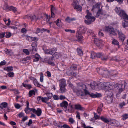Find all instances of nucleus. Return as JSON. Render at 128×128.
Returning a JSON list of instances; mask_svg holds the SVG:
<instances>
[{"label": "nucleus", "instance_id": "0eeeda50", "mask_svg": "<svg viewBox=\"0 0 128 128\" xmlns=\"http://www.w3.org/2000/svg\"><path fill=\"white\" fill-rule=\"evenodd\" d=\"M56 48H53L52 49L50 48L45 50L44 52L45 54H50L52 55L56 52Z\"/></svg>", "mask_w": 128, "mask_h": 128}, {"label": "nucleus", "instance_id": "ea45409f", "mask_svg": "<svg viewBox=\"0 0 128 128\" xmlns=\"http://www.w3.org/2000/svg\"><path fill=\"white\" fill-rule=\"evenodd\" d=\"M5 34H6L5 36L7 38H10L12 35L11 33L8 32H6L5 33Z\"/></svg>", "mask_w": 128, "mask_h": 128}, {"label": "nucleus", "instance_id": "58836bf2", "mask_svg": "<svg viewBox=\"0 0 128 128\" xmlns=\"http://www.w3.org/2000/svg\"><path fill=\"white\" fill-rule=\"evenodd\" d=\"M108 58V57L106 55L104 54H103L101 59L103 60H106Z\"/></svg>", "mask_w": 128, "mask_h": 128}, {"label": "nucleus", "instance_id": "de8ad7c7", "mask_svg": "<svg viewBox=\"0 0 128 128\" xmlns=\"http://www.w3.org/2000/svg\"><path fill=\"white\" fill-rule=\"evenodd\" d=\"M4 109V111L5 113H7V112H10V109L8 107H7L6 108Z\"/></svg>", "mask_w": 128, "mask_h": 128}, {"label": "nucleus", "instance_id": "f03ea898", "mask_svg": "<svg viewBox=\"0 0 128 128\" xmlns=\"http://www.w3.org/2000/svg\"><path fill=\"white\" fill-rule=\"evenodd\" d=\"M118 84L112 82H104L101 84V88L108 90H112L117 87Z\"/></svg>", "mask_w": 128, "mask_h": 128}, {"label": "nucleus", "instance_id": "6e6552de", "mask_svg": "<svg viewBox=\"0 0 128 128\" xmlns=\"http://www.w3.org/2000/svg\"><path fill=\"white\" fill-rule=\"evenodd\" d=\"M109 123V124L112 126H118L120 125L119 122L115 120H110Z\"/></svg>", "mask_w": 128, "mask_h": 128}, {"label": "nucleus", "instance_id": "864d4df0", "mask_svg": "<svg viewBox=\"0 0 128 128\" xmlns=\"http://www.w3.org/2000/svg\"><path fill=\"white\" fill-rule=\"evenodd\" d=\"M123 27L124 28L128 26V22H127L125 21L122 24Z\"/></svg>", "mask_w": 128, "mask_h": 128}, {"label": "nucleus", "instance_id": "4be33fe9", "mask_svg": "<svg viewBox=\"0 0 128 128\" xmlns=\"http://www.w3.org/2000/svg\"><path fill=\"white\" fill-rule=\"evenodd\" d=\"M26 39L29 42H30L34 40H35L36 38L35 37H32L28 36H26Z\"/></svg>", "mask_w": 128, "mask_h": 128}, {"label": "nucleus", "instance_id": "8fccbe9b", "mask_svg": "<svg viewBox=\"0 0 128 128\" xmlns=\"http://www.w3.org/2000/svg\"><path fill=\"white\" fill-rule=\"evenodd\" d=\"M103 54L102 53H96V57L98 58H101L102 59Z\"/></svg>", "mask_w": 128, "mask_h": 128}, {"label": "nucleus", "instance_id": "37998d69", "mask_svg": "<svg viewBox=\"0 0 128 128\" xmlns=\"http://www.w3.org/2000/svg\"><path fill=\"white\" fill-rule=\"evenodd\" d=\"M14 73L12 72H9L7 74V75L8 76L10 77H13L14 76Z\"/></svg>", "mask_w": 128, "mask_h": 128}, {"label": "nucleus", "instance_id": "3c124183", "mask_svg": "<svg viewBox=\"0 0 128 128\" xmlns=\"http://www.w3.org/2000/svg\"><path fill=\"white\" fill-rule=\"evenodd\" d=\"M48 59V63L49 64L51 65L52 66H54V63L50 61V60H50V59H51V58H49V59Z\"/></svg>", "mask_w": 128, "mask_h": 128}, {"label": "nucleus", "instance_id": "b1692460", "mask_svg": "<svg viewBox=\"0 0 128 128\" xmlns=\"http://www.w3.org/2000/svg\"><path fill=\"white\" fill-rule=\"evenodd\" d=\"M66 86H59L60 88V93H63L66 91Z\"/></svg>", "mask_w": 128, "mask_h": 128}, {"label": "nucleus", "instance_id": "a18cd8bd", "mask_svg": "<svg viewBox=\"0 0 128 128\" xmlns=\"http://www.w3.org/2000/svg\"><path fill=\"white\" fill-rule=\"evenodd\" d=\"M111 32L110 33V35H116V32L114 30V28H113L111 31Z\"/></svg>", "mask_w": 128, "mask_h": 128}, {"label": "nucleus", "instance_id": "473e14b6", "mask_svg": "<svg viewBox=\"0 0 128 128\" xmlns=\"http://www.w3.org/2000/svg\"><path fill=\"white\" fill-rule=\"evenodd\" d=\"M112 44L115 45H117L119 47V42L116 40L115 39L113 40L112 42Z\"/></svg>", "mask_w": 128, "mask_h": 128}, {"label": "nucleus", "instance_id": "72a5a7b5", "mask_svg": "<svg viewBox=\"0 0 128 128\" xmlns=\"http://www.w3.org/2000/svg\"><path fill=\"white\" fill-rule=\"evenodd\" d=\"M29 17L30 18V19L36 20H37L39 18L38 17H36L34 15H31Z\"/></svg>", "mask_w": 128, "mask_h": 128}, {"label": "nucleus", "instance_id": "603ef678", "mask_svg": "<svg viewBox=\"0 0 128 128\" xmlns=\"http://www.w3.org/2000/svg\"><path fill=\"white\" fill-rule=\"evenodd\" d=\"M54 8H51V17L52 18H54Z\"/></svg>", "mask_w": 128, "mask_h": 128}, {"label": "nucleus", "instance_id": "4c0bfd02", "mask_svg": "<svg viewBox=\"0 0 128 128\" xmlns=\"http://www.w3.org/2000/svg\"><path fill=\"white\" fill-rule=\"evenodd\" d=\"M22 84L24 86L29 89H30L32 88V86L30 84H26L24 83Z\"/></svg>", "mask_w": 128, "mask_h": 128}, {"label": "nucleus", "instance_id": "774afa93", "mask_svg": "<svg viewBox=\"0 0 128 128\" xmlns=\"http://www.w3.org/2000/svg\"><path fill=\"white\" fill-rule=\"evenodd\" d=\"M15 108L17 109H19L20 107V106L18 104H14Z\"/></svg>", "mask_w": 128, "mask_h": 128}, {"label": "nucleus", "instance_id": "7ed1b4c3", "mask_svg": "<svg viewBox=\"0 0 128 128\" xmlns=\"http://www.w3.org/2000/svg\"><path fill=\"white\" fill-rule=\"evenodd\" d=\"M87 15L85 16L86 20H85L84 22L86 24L89 25L94 21L95 20V18L92 16L91 13L89 12L88 10H86Z\"/></svg>", "mask_w": 128, "mask_h": 128}, {"label": "nucleus", "instance_id": "dca6fc26", "mask_svg": "<svg viewBox=\"0 0 128 128\" xmlns=\"http://www.w3.org/2000/svg\"><path fill=\"white\" fill-rule=\"evenodd\" d=\"M66 74L68 76L73 75L74 76H76L77 75V73H74L73 72V70H71L70 68L66 72Z\"/></svg>", "mask_w": 128, "mask_h": 128}, {"label": "nucleus", "instance_id": "13d9d810", "mask_svg": "<svg viewBox=\"0 0 128 128\" xmlns=\"http://www.w3.org/2000/svg\"><path fill=\"white\" fill-rule=\"evenodd\" d=\"M107 102L108 103H111L112 101V99L111 98L108 97L107 98Z\"/></svg>", "mask_w": 128, "mask_h": 128}, {"label": "nucleus", "instance_id": "c756f323", "mask_svg": "<svg viewBox=\"0 0 128 128\" xmlns=\"http://www.w3.org/2000/svg\"><path fill=\"white\" fill-rule=\"evenodd\" d=\"M100 118L104 122L108 123L110 121L108 120L107 118H104V116H101Z\"/></svg>", "mask_w": 128, "mask_h": 128}, {"label": "nucleus", "instance_id": "a211bd4d", "mask_svg": "<svg viewBox=\"0 0 128 128\" xmlns=\"http://www.w3.org/2000/svg\"><path fill=\"white\" fill-rule=\"evenodd\" d=\"M86 30L85 27L83 26H81L79 27L78 30L77 32H80L81 33H84Z\"/></svg>", "mask_w": 128, "mask_h": 128}, {"label": "nucleus", "instance_id": "f8f14e48", "mask_svg": "<svg viewBox=\"0 0 128 128\" xmlns=\"http://www.w3.org/2000/svg\"><path fill=\"white\" fill-rule=\"evenodd\" d=\"M75 109L79 110L81 111H84L85 110L84 108L82 107L79 104H75L74 105Z\"/></svg>", "mask_w": 128, "mask_h": 128}, {"label": "nucleus", "instance_id": "5fc2aeb1", "mask_svg": "<svg viewBox=\"0 0 128 128\" xmlns=\"http://www.w3.org/2000/svg\"><path fill=\"white\" fill-rule=\"evenodd\" d=\"M110 26H106L104 27V30L105 31L108 32L109 31Z\"/></svg>", "mask_w": 128, "mask_h": 128}, {"label": "nucleus", "instance_id": "423d86ee", "mask_svg": "<svg viewBox=\"0 0 128 128\" xmlns=\"http://www.w3.org/2000/svg\"><path fill=\"white\" fill-rule=\"evenodd\" d=\"M37 42H32L31 46L32 48L30 50V52H31L32 54H34V52H36L37 50L36 49L37 46Z\"/></svg>", "mask_w": 128, "mask_h": 128}, {"label": "nucleus", "instance_id": "49530a36", "mask_svg": "<svg viewBox=\"0 0 128 128\" xmlns=\"http://www.w3.org/2000/svg\"><path fill=\"white\" fill-rule=\"evenodd\" d=\"M122 119L124 120L128 118V114H124L122 116Z\"/></svg>", "mask_w": 128, "mask_h": 128}, {"label": "nucleus", "instance_id": "6ab92c4d", "mask_svg": "<svg viewBox=\"0 0 128 128\" xmlns=\"http://www.w3.org/2000/svg\"><path fill=\"white\" fill-rule=\"evenodd\" d=\"M68 104V102L66 101H64L60 104V106L64 107L65 109H66Z\"/></svg>", "mask_w": 128, "mask_h": 128}, {"label": "nucleus", "instance_id": "7c9ffc66", "mask_svg": "<svg viewBox=\"0 0 128 128\" xmlns=\"http://www.w3.org/2000/svg\"><path fill=\"white\" fill-rule=\"evenodd\" d=\"M40 58V56L38 54H36L35 55V59L34 61L35 62L38 61Z\"/></svg>", "mask_w": 128, "mask_h": 128}, {"label": "nucleus", "instance_id": "f3484780", "mask_svg": "<svg viewBox=\"0 0 128 128\" xmlns=\"http://www.w3.org/2000/svg\"><path fill=\"white\" fill-rule=\"evenodd\" d=\"M90 96L92 98H96L98 97H100L102 96L101 94L100 93H96L94 94L93 93H92L90 94Z\"/></svg>", "mask_w": 128, "mask_h": 128}, {"label": "nucleus", "instance_id": "ddd939ff", "mask_svg": "<svg viewBox=\"0 0 128 128\" xmlns=\"http://www.w3.org/2000/svg\"><path fill=\"white\" fill-rule=\"evenodd\" d=\"M94 42L97 46H100L103 45L102 44L103 42L101 40L94 39Z\"/></svg>", "mask_w": 128, "mask_h": 128}, {"label": "nucleus", "instance_id": "f257e3e1", "mask_svg": "<svg viewBox=\"0 0 128 128\" xmlns=\"http://www.w3.org/2000/svg\"><path fill=\"white\" fill-rule=\"evenodd\" d=\"M86 85L82 83L78 84L77 87L74 89V92H76L77 95L78 96H83L84 95H89L90 94L86 89Z\"/></svg>", "mask_w": 128, "mask_h": 128}, {"label": "nucleus", "instance_id": "2f4dec72", "mask_svg": "<svg viewBox=\"0 0 128 128\" xmlns=\"http://www.w3.org/2000/svg\"><path fill=\"white\" fill-rule=\"evenodd\" d=\"M102 14V9L101 8H99L97 13L96 16V17L98 18L100 16V14Z\"/></svg>", "mask_w": 128, "mask_h": 128}, {"label": "nucleus", "instance_id": "1a4fd4ad", "mask_svg": "<svg viewBox=\"0 0 128 128\" xmlns=\"http://www.w3.org/2000/svg\"><path fill=\"white\" fill-rule=\"evenodd\" d=\"M31 110L34 113L36 114L38 116H40L42 112L41 110L39 108H37L36 110L34 108H32Z\"/></svg>", "mask_w": 128, "mask_h": 128}, {"label": "nucleus", "instance_id": "412c9836", "mask_svg": "<svg viewBox=\"0 0 128 128\" xmlns=\"http://www.w3.org/2000/svg\"><path fill=\"white\" fill-rule=\"evenodd\" d=\"M59 86H66V81L64 79H62L59 80Z\"/></svg>", "mask_w": 128, "mask_h": 128}, {"label": "nucleus", "instance_id": "bb28decb", "mask_svg": "<svg viewBox=\"0 0 128 128\" xmlns=\"http://www.w3.org/2000/svg\"><path fill=\"white\" fill-rule=\"evenodd\" d=\"M0 105L2 106V109H3L4 108H6L8 106V104L6 102H2L0 104Z\"/></svg>", "mask_w": 128, "mask_h": 128}, {"label": "nucleus", "instance_id": "a878e982", "mask_svg": "<svg viewBox=\"0 0 128 128\" xmlns=\"http://www.w3.org/2000/svg\"><path fill=\"white\" fill-rule=\"evenodd\" d=\"M76 20V19L74 18H70L68 16L66 18L65 20L68 22L70 23L71 22L75 20Z\"/></svg>", "mask_w": 128, "mask_h": 128}, {"label": "nucleus", "instance_id": "39448f33", "mask_svg": "<svg viewBox=\"0 0 128 128\" xmlns=\"http://www.w3.org/2000/svg\"><path fill=\"white\" fill-rule=\"evenodd\" d=\"M98 73L103 76L106 78L107 76L110 77L115 76L114 74H111V73H110L107 70H104V69H100Z\"/></svg>", "mask_w": 128, "mask_h": 128}, {"label": "nucleus", "instance_id": "0e129e2a", "mask_svg": "<svg viewBox=\"0 0 128 128\" xmlns=\"http://www.w3.org/2000/svg\"><path fill=\"white\" fill-rule=\"evenodd\" d=\"M100 107H99L98 109V111H99L100 112H101L102 110V107L103 106V104H101L100 105Z\"/></svg>", "mask_w": 128, "mask_h": 128}, {"label": "nucleus", "instance_id": "f704fd0d", "mask_svg": "<svg viewBox=\"0 0 128 128\" xmlns=\"http://www.w3.org/2000/svg\"><path fill=\"white\" fill-rule=\"evenodd\" d=\"M77 51L79 55L82 56L83 55V53L81 49L79 48H78L77 49Z\"/></svg>", "mask_w": 128, "mask_h": 128}, {"label": "nucleus", "instance_id": "cd10ccee", "mask_svg": "<svg viewBox=\"0 0 128 128\" xmlns=\"http://www.w3.org/2000/svg\"><path fill=\"white\" fill-rule=\"evenodd\" d=\"M33 83L34 85L37 87H39L41 86L36 79L34 80Z\"/></svg>", "mask_w": 128, "mask_h": 128}, {"label": "nucleus", "instance_id": "c85d7f7f", "mask_svg": "<svg viewBox=\"0 0 128 128\" xmlns=\"http://www.w3.org/2000/svg\"><path fill=\"white\" fill-rule=\"evenodd\" d=\"M102 6L101 3H97L94 6V8H102Z\"/></svg>", "mask_w": 128, "mask_h": 128}, {"label": "nucleus", "instance_id": "09e8293b", "mask_svg": "<svg viewBox=\"0 0 128 128\" xmlns=\"http://www.w3.org/2000/svg\"><path fill=\"white\" fill-rule=\"evenodd\" d=\"M48 98L46 97H42V102H44L46 103V102L48 100Z\"/></svg>", "mask_w": 128, "mask_h": 128}, {"label": "nucleus", "instance_id": "aec40b11", "mask_svg": "<svg viewBox=\"0 0 128 128\" xmlns=\"http://www.w3.org/2000/svg\"><path fill=\"white\" fill-rule=\"evenodd\" d=\"M76 37L79 41H80L83 39V36L82 35L81 33L80 32H77L76 33Z\"/></svg>", "mask_w": 128, "mask_h": 128}, {"label": "nucleus", "instance_id": "4468645a", "mask_svg": "<svg viewBox=\"0 0 128 128\" xmlns=\"http://www.w3.org/2000/svg\"><path fill=\"white\" fill-rule=\"evenodd\" d=\"M90 86L92 89L93 90L97 89L98 84L96 82H92L90 83Z\"/></svg>", "mask_w": 128, "mask_h": 128}, {"label": "nucleus", "instance_id": "bf43d9fd", "mask_svg": "<svg viewBox=\"0 0 128 128\" xmlns=\"http://www.w3.org/2000/svg\"><path fill=\"white\" fill-rule=\"evenodd\" d=\"M23 52L26 55H28L29 54V52L27 49H24L23 50Z\"/></svg>", "mask_w": 128, "mask_h": 128}, {"label": "nucleus", "instance_id": "c9c22d12", "mask_svg": "<svg viewBox=\"0 0 128 128\" xmlns=\"http://www.w3.org/2000/svg\"><path fill=\"white\" fill-rule=\"evenodd\" d=\"M122 84H118V85L117 86L119 88V93H121L122 92Z\"/></svg>", "mask_w": 128, "mask_h": 128}, {"label": "nucleus", "instance_id": "6e6d98bb", "mask_svg": "<svg viewBox=\"0 0 128 128\" xmlns=\"http://www.w3.org/2000/svg\"><path fill=\"white\" fill-rule=\"evenodd\" d=\"M35 92L33 90H30L29 92V94L30 96H31L32 95L35 94Z\"/></svg>", "mask_w": 128, "mask_h": 128}, {"label": "nucleus", "instance_id": "5701e85b", "mask_svg": "<svg viewBox=\"0 0 128 128\" xmlns=\"http://www.w3.org/2000/svg\"><path fill=\"white\" fill-rule=\"evenodd\" d=\"M55 23L56 24L57 26L60 27H62V23L60 20H59V19L55 21Z\"/></svg>", "mask_w": 128, "mask_h": 128}, {"label": "nucleus", "instance_id": "69168bd1", "mask_svg": "<svg viewBox=\"0 0 128 128\" xmlns=\"http://www.w3.org/2000/svg\"><path fill=\"white\" fill-rule=\"evenodd\" d=\"M31 57H32L31 56H28L27 57H26V59H23L22 60V62L23 61L26 62V60H30L31 58Z\"/></svg>", "mask_w": 128, "mask_h": 128}, {"label": "nucleus", "instance_id": "20e7f679", "mask_svg": "<svg viewBox=\"0 0 128 128\" xmlns=\"http://www.w3.org/2000/svg\"><path fill=\"white\" fill-rule=\"evenodd\" d=\"M115 10L121 18H123L124 19L128 20V15L123 10H120V8H115Z\"/></svg>", "mask_w": 128, "mask_h": 128}, {"label": "nucleus", "instance_id": "a19ab883", "mask_svg": "<svg viewBox=\"0 0 128 128\" xmlns=\"http://www.w3.org/2000/svg\"><path fill=\"white\" fill-rule=\"evenodd\" d=\"M5 9L6 11L12 10L15 13H16L17 11L16 8H5Z\"/></svg>", "mask_w": 128, "mask_h": 128}, {"label": "nucleus", "instance_id": "9d476101", "mask_svg": "<svg viewBox=\"0 0 128 128\" xmlns=\"http://www.w3.org/2000/svg\"><path fill=\"white\" fill-rule=\"evenodd\" d=\"M117 32L120 40L121 41H124L125 38L124 35L122 33V31L121 30H118Z\"/></svg>", "mask_w": 128, "mask_h": 128}, {"label": "nucleus", "instance_id": "c03bdc74", "mask_svg": "<svg viewBox=\"0 0 128 128\" xmlns=\"http://www.w3.org/2000/svg\"><path fill=\"white\" fill-rule=\"evenodd\" d=\"M70 68L72 70H75L77 68V66L76 64H72Z\"/></svg>", "mask_w": 128, "mask_h": 128}, {"label": "nucleus", "instance_id": "4d7b16f0", "mask_svg": "<svg viewBox=\"0 0 128 128\" xmlns=\"http://www.w3.org/2000/svg\"><path fill=\"white\" fill-rule=\"evenodd\" d=\"M47 96L48 97V98L50 99L52 96V93H48L47 94Z\"/></svg>", "mask_w": 128, "mask_h": 128}, {"label": "nucleus", "instance_id": "e2e57ef3", "mask_svg": "<svg viewBox=\"0 0 128 128\" xmlns=\"http://www.w3.org/2000/svg\"><path fill=\"white\" fill-rule=\"evenodd\" d=\"M59 98L61 100H64L66 98L65 96L63 95H60Z\"/></svg>", "mask_w": 128, "mask_h": 128}, {"label": "nucleus", "instance_id": "052dcab7", "mask_svg": "<svg viewBox=\"0 0 128 128\" xmlns=\"http://www.w3.org/2000/svg\"><path fill=\"white\" fill-rule=\"evenodd\" d=\"M65 30L67 32H69L71 33H74L75 32V31L74 30H71L67 29Z\"/></svg>", "mask_w": 128, "mask_h": 128}, {"label": "nucleus", "instance_id": "338daca9", "mask_svg": "<svg viewBox=\"0 0 128 128\" xmlns=\"http://www.w3.org/2000/svg\"><path fill=\"white\" fill-rule=\"evenodd\" d=\"M40 80L41 82H42L43 81V74H42L40 75Z\"/></svg>", "mask_w": 128, "mask_h": 128}, {"label": "nucleus", "instance_id": "2eb2a0df", "mask_svg": "<svg viewBox=\"0 0 128 128\" xmlns=\"http://www.w3.org/2000/svg\"><path fill=\"white\" fill-rule=\"evenodd\" d=\"M73 108L72 105L70 104L68 109H66L65 112L67 113H72L73 112Z\"/></svg>", "mask_w": 128, "mask_h": 128}, {"label": "nucleus", "instance_id": "e433bc0d", "mask_svg": "<svg viewBox=\"0 0 128 128\" xmlns=\"http://www.w3.org/2000/svg\"><path fill=\"white\" fill-rule=\"evenodd\" d=\"M96 53L94 52H92L91 53V58L92 59H94L96 56Z\"/></svg>", "mask_w": 128, "mask_h": 128}, {"label": "nucleus", "instance_id": "9b49d317", "mask_svg": "<svg viewBox=\"0 0 128 128\" xmlns=\"http://www.w3.org/2000/svg\"><path fill=\"white\" fill-rule=\"evenodd\" d=\"M61 56L59 52H56L54 54H53L52 57L51 58L50 60H53L54 58H58Z\"/></svg>", "mask_w": 128, "mask_h": 128}, {"label": "nucleus", "instance_id": "393cba45", "mask_svg": "<svg viewBox=\"0 0 128 128\" xmlns=\"http://www.w3.org/2000/svg\"><path fill=\"white\" fill-rule=\"evenodd\" d=\"M4 70L8 72H10L13 70V67L11 66L6 67L4 68Z\"/></svg>", "mask_w": 128, "mask_h": 128}, {"label": "nucleus", "instance_id": "79ce46f5", "mask_svg": "<svg viewBox=\"0 0 128 128\" xmlns=\"http://www.w3.org/2000/svg\"><path fill=\"white\" fill-rule=\"evenodd\" d=\"M73 5L74 7L75 8H80V6L78 5V4L76 2H74L73 3Z\"/></svg>", "mask_w": 128, "mask_h": 128}, {"label": "nucleus", "instance_id": "680f3d73", "mask_svg": "<svg viewBox=\"0 0 128 128\" xmlns=\"http://www.w3.org/2000/svg\"><path fill=\"white\" fill-rule=\"evenodd\" d=\"M68 121L71 124H73L74 122V120L72 118H70L69 119Z\"/></svg>", "mask_w": 128, "mask_h": 128}]
</instances>
